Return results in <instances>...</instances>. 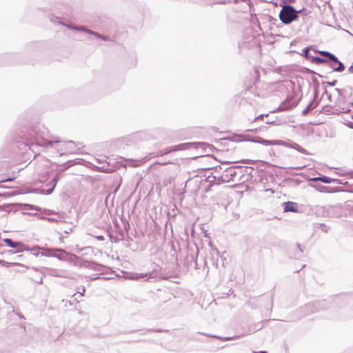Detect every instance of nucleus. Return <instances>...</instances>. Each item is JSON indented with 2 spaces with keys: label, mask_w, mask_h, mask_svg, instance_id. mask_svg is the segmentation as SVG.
I'll return each mask as SVG.
<instances>
[{
  "label": "nucleus",
  "mask_w": 353,
  "mask_h": 353,
  "mask_svg": "<svg viewBox=\"0 0 353 353\" xmlns=\"http://www.w3.org/2000/svg\"><path fill=\"white\" fill-rule=\"evenodd\" d=\"M297 104L296 101L294 99V96H288L286 99L278 108L279 111L288 110L292 107L296 106Z\"/></svg>",
  "instance_id": "nucleus-4"
},
{
  "label": "nucleus",
  "mask_w": 353,
  "mask_h": 353,
  "mask_svg": "<svg viewBox=\"0 0 353 353\" xmlns=\"http://www.w3.org/2000/svg\"><path fill=\"white\" fill-rule=\"evenodd\" d=\"M284 212H296L298 211L297 203L292 201H287L283 203Z\"/></svg>",
  "instance_id": "nucleus-9"
},
{
  "label": "nucleus",
  "mask_w": 353,
  "mask_h": 353,
  "mask_svg": "<svg viewBox=\"0 0 353 353\" xmlns=\"http://www.w3.org/2000/svg\"><path fill=\"white\" fill-rule=\"evenodd\" d=\"M296 246L299 249L300 252H303V250L301 248V245L299 243L296 245Z\"/></svg>",
  "instance_id": "nucleus-33"
},
{
  "label": "nucleus",
  "mask_w": 353,
  "mask_h": 353,
  "mask_svg": "<svg viewBox=\"0 0 353 353\" xmlns=\"http://www.w3.org/2000/svg\"><path fill=\"white\" fill-rule=\"evenodd\" d=\"M252 141L264 145H284L282 141L266 140L261 137H256L255 139L252 140Z\"/></svg>",
  "instance_id": "nucleus-5"
},
{
  "label": "nucleus",
  "mask_w": 353,
  "mask_h": 353,
  "mask_svg": "<svg viewBox=\"0 0 353 353\" xmlns=\"http://www.w3.org/2000/svg\"><path fill=\"white\" fill-rule=\"evenodd\" d=\"M34 254L36 256H37L39 254V252H37V253H34Z\"/></svg>",
  "instance_id": "nucleus-39"
},
{
  "label": "nucleus",
  "mask_w": 353,
  "mask_h": 353,
  "mask_svg": "<svg viewBox=\"0 0 353 353\" xmlns=\"http://www.w3.org/2000/svg\"><path fill=\"white\" fill-rule=\"evenodd\" d=\"M69 143H72V144H74V145L75 144V143H74V142H73L72 141H69Z\"/></svg>",
  "instance_id": "nucleus-37"
},
{
  "label": "nucleus",
  "mask_w": 353,
  "mask_h": 353,
  "mask_svg": "<svg viewBox=\"0 0 353 353\" xmlns=\"http://www.w3.org/2000/svg\"><path fill=\"white\" fill-rule=\"evenodd\" d=\"M231 177L236 176V172L234 169H230L227 171Z\"/></svg>",
  "instance_id": "nucleus-23"
},
{
  "label": "nucleus",
  "mask_w": 353,
  "mask_h": 353,
  "mask_svg": "<svg viewBox=\"0 0 353 353\" xmlns=\"http://www.w3.org/2000/svg\"><path fill=\"white\" fill-rule=\"evenodd\" d=\"M172 152H173V150H172V146H171V147L168 148L163 150V151H161V154L159 155L163 156L164 154H169V153H170Z\"/></svg>",
  "instance_id": "nucleus-19"
},
{
  "label": "nucleus",
  "mask_w": 353,
  "mask_h": 353,
  "mask_svg": "<svg viewBox=\"0 0 353 353\" xmlns=\"http://www.w3.org/2000/svg\"><path fill=\"white\" fill-rule=\"evenodd\" d=\"M303 167H298V168H296V170H301Z\"/></svg>",
  "instance_id": "nucleus-38"
},
{
  "label": "nucleus",
  "mask_w": 353,
  "mask_h": 353,
  "mask_svg": "<svg viewBox=\"0 0 353 353\" xmlns=\"http://www.w3.org/2000/svg\"><path fill=\"white\" fill-rule=\"evenodd\" d=\"M78 299H79V296L76 297L75 300H77Z\"/></svg>",
  "instance_id": "nucleus-44"
},
{
  "label": "nucleus",
  "mask_w": 353,
  "mask_h": 353,
  "mask_svg": "<svg viewBox=\"0 0 353 353\" xmlns=\"http://www.w3.org/2000/svg\"><path fill=\"white\" fill-rule=\"evenodd\" d=\"M334 90L337 92L339 96H341L342 94V90H341L336 88Z\"/></svg>",
  "instance_id": "nucleus-28"
},
{
  "label": "nucleus",
  "mask_w": 353,
  "mask_h": 353,
  "mask_svg": "<svg viewBox=\"0 0 353 353\" xmlns=\"http://www.w3.org/2000/svg\"><path fill=\"white\" fill-rule=\"evenodd\" d=\"M303 52H304V55L307 57H308V54H309V49L308 48H305L303 50Z\"/></svg>",
  "instance_id": "nucleus-25"
},
{
  "label": "nucleus",
  "mask_w": 353,
  "mask_h": 353,
  "mask_svg": "<svg viewBox=\"0 0 353 353\" xmlns=\"http://www.w3.org/2000/svg\"><path fill=\"white\" fill-rule=\"evenodd\" d=\"M253 353H266L265 351H260V352H254Z\"/></svg>",
  "instance_id": "nucleus-34"
},
{
  "label": "nucleus",
  "mask_w": 353,
  "mask_h": 353,
  "mask_svg": "<svg viewBox=\"0 0 353 353\" xmlns=\"http://www.w3.org/2000/svg\"><path fill=\"white\" fill-rule=\"evenodd\" d=\"M56 251L63 252V250L62 249H57Z\"/></svg>",
  "instance_id": "nucleus-35"
},
{
  "label": "nucleus",
  "mask_w": 353,
  "mask_h": 353,
  "mask_svg": "<svg viewBox=\"0 0 353 353\" xmlns=\"http://www.w3.org/2000/svg\"><path fill=\"white\" fill-rule=\"evenodd\" d=\"M263 117V114H261V115H259V116H258V117H257V119L262 118Z\"/></svg>",
  "instance_id": "nucleus-36"
},
{
  "label": "nucleus",
  "mask_w": 353,
  "mask_h": 353,
  "mask_svg": "<svg viewBox=\"0 0 353 353\" xmlns=\"http://www.w3.org/2000/svg\"><path fill=\"white\" fill-rule=\"evenodd\" d=\"M2 263H3V265H5L6 267H8L11 263H9V262H6V261H2ZM12 265H20V266H23V265L21 264V263H12Z\"/></svg>",
  "instance_id": "nucleus-22"
},
{
  "label": "nucleus",
  "mask_w": 353,
  "mask_h": 353,
  "mask_svg": "<svg viewBox=\"0 0 353 353\" xmlns=\"http://www.w3.org/2000/svg\"><path fill=\"white\" fill-rule=\"evenodd\" d=\"M151 275H152V273H150V274L133 273V274H132L130 279H133V280H139V279H144L146 277L147 278L146 280H148L149 279H150L152 277Z\"/></svg>",
  "instance_id": "nucleus-12"
},
{
  "label": "nucleus",
  "mask_w": 353,
  "mask_h": 353,
  "mask_svg": "<svg viewBox=\"0 0 353 353\" xmlns=\"http://www.w3.org/2000/svg\"><path fill=\"white\" fill-rule=\"evenodd\" d=\"M336 83V80L333 81L332 82H328L327 83V84L331 85V86L334 85Z\"/></svg>",
  "instance_id": "nucleus-30"
},
{
  "label": "nucleus",
  "mask_w": 353,
  "mask_h": 353,
  "mask_svg": "<svg viewBox=\"0 0 353 353\" xmlns=\"http://www.w3.org/2000/svg\"><path fill=\"white\" fill-rule=\"evenodd\" d=\"M46 274L48 275L56 276V277H63L68 278V274L65 271L62 270H57L54 268H47Z\"/></svg>",
  "instance_id": "nucleus-6"
},
{
  "label": "nucleus",
  "mask_w": 353,
  "mask_h": 353,
  "mask_svg": "<svg viewBox=\"0 0 353 353\" xmlns=\"http://www.w3.org/2000/svg\"><path fill=\"white\" fill-rule=\"evenodd\" d=\"M295 1L296 0H281V5H290Z\"/></svg>",
  "instance_id": "nucleus-20"
},
{
  "label": "nucleus",
  "mask_w": 353,
  "mask_h": 353,
  "mask_svg": "<svg viewBox=\"0 0 353 353\" xmlns=\"http://www.w3.org/2000/svg\"><path fill=\"white\" fill-rule=\"evenodd\" d=\"M312 61L313 63H315L316 64H321L323 63L326 62V60L323 59V58L319 57H313Z\"/></svg>",
  "instance_id": "nucleus-17"
},
{
  "label": "nucleus",
  "mask_w": 353,
  "mask_h": 353,
  "mask_svg": "<svg viewBox=\"0 0 353 353\" xmlns=\"http://www.w3.org/2000/svg\"><path fill=\"white\" fill-rule=\"evenodd\" d=\"M10 180H12V179L9 178V179H6V181H10Z\"/></svg>",
  "instance_id": "nucleus-42"
},
{
  "label": "nucleus",
  "mask_w": 353,
  "mask_h": 353,
  "mask_svg": "<svg viewBox=\"0 0 353 353\" xmlns=\"http://www.w3.org/2000/svg\"><path fill=\"white\" fill-rule=\"evenodd\" d=\"M101 39H103V40H104V41H108V37H104V36H102V35H101Z\"/></svg>",
  "instance_id": "nucleus-32"
},
{
  "label": "nucleus",
  "mask_w": 353,
  "mask_h": 353,
  "mask_svg": "<svg viewBox=\"0 0 353 353\" xmlns=\"http://www.w3.org/2000/svg\"><path fill=\"white\" fill-rule=\"evenodd\" d=\"M321 54L323 57L328 58L332 62V61H338V58L333 54L327 52V51H321L320 52Z\"/></svg>",
  "instance_id": "nucleus-15"
},
{
  "label": "nucleus",
  "mask_w": 353,
  "mask_h": 353,
  "mask_svg": "<svg viewBox=\"0 0 353 353\" xmlns=\"http://www.w3.org/2000/svg\"><path fill=\"white\" fill-rule=\"evenodd\" d=\"M310 181H321L325 183H332L334 179H332L330 177L325 176H321L311 178V179H310Z\"/></svg>",
  "instance_id": "nucleus-11"
},
{
  "label": "nucleus",
  "mask_w": 353,
  "mask_h": 353,
  "mask_svg": "<svg viewBox=\"0 0 353 353\" xmlns=\"http://www.w3.org/2000/svg\"><path fill=\"white\" fill-rule=\"evenodd\" d=\"M71 304H72L71 301H68V305H71Z\"/></svg>",
  "instance_id": "nucleus-40"
},
{
  "label": "nucleus",
  "mask_w": 353,
  "mask_h": 353,
  "mask_svg": "<svg viewBox=\"0 0 353 353\" xmlns=\"http://www.w3.org/2000/svg\"><path fill=\"white\" fill-rule=\"evenodd\" d=\"M330 67L333 69V70L338 72H341L345 70L343 63L339 59L338 61H332V63L330 64Z\"/></svg>",
  "instance_id": "nucleus-10"
},
{
  "label": "nucleus",
  "mask_w": 353,
  "mask_h": 353,
  "mask_svg": "<svg viewBox=\"0 0 353 353\" xmlns=\"http://www.w3.org/2000/svg\"><path fill=\"white\" fill-rule=\"evenodd\" d=\"M291 148L296 150L297 151H299V152L301 153H303V154H308L307 150L305 149H304L303 148H302L301 146H300L299 144L297 143H294L292 145L290 146Z\"/></svg>",
  "instance_id": "nucleus-16"
},
{
  "label": "nucleus",
  "mask_w": 353,
  "mask_h": 353,
  "mask_svg": "<svg viewBox=\"0 0 353 353\" xmlns=\"http://www.w3.org/2000/svg\"><path fill=\"white\" fill-rule=\"evenodd\" d=\"M77 295V293L74 294L73 296H76Z\"/></svg>",
  "instance_id": "nucleus-45"
},
{
  "label": "nucleus",
  "mask_w": 353,
  "mask_h": 353,
  "mask_svg": "<svg viewBox=\"0 0 353 353\" xmlns=\"http://www.w3.org/2000/svg\"><path fill=\"white\" fill-rule=\"evenodd\" d=\"M282 8L279 12V19L281 21L286 25L291 23L292 21H296L299 18V13L301 10H296L291 5H281Z\"/></svg>",
  "instance_id": "nucleus-1"
},
{
  "label": "nucleus",
  "mask_w": 353,
  "mask_h": 353,
  "mask_svg": "<svg viewBox=\"0 0 353 353\" xmlns=\"http://www.w3.org/2000/svg\"><path fill=\"white\" fill-rule=\"evenodd\" d=\"M312 109V102L310 103L306 108L303 110L302 114L303 115H305L309 111H310Z\"/></svg>",
  "instance_id": "nucleus-18"
},
{
  "label": "nucleus",
  "mask_w": 353,
  "mask_h": 353,
  "mask_svg": "<svg viewBox=\"0 0 353 353\" xmlns=\"http://www.w3.org/2000/svg\"><path fill=\"white\" fill-rule=\"evenodd\" d=\"M51 21H52V22H54V23H57V22H58V23H61V22L59 21V19H58V18H57V17L52 18V19H51Z\"/></svg>",
  "instance_id": "nucleus-27"
},
{
  "label": "nucleus",
  "mask_w": 353,
  "mask_h": 353,
  "mask_svg": "<svg viewBox=\"0 0 353 353\" xmlns=\"http://www.w3.org/2000/svg\"><path fill=\"white\" fill-rule=\"evenodd\" d=\"M62 24L63 26H65L68 27L70 29H72V30H77V31H84V32H85L87 33H89L90 34L94 35L97 38H100L101 39V35L99 33L94 32V31H92L91 30L87 29L84 26H71V25H66L65 23H62Z\"/></svg>",
  "instance_id": "nucleus-7"
},
{
  "label": "nucleus",
  "mask_w": 353,
  "mask_h": 353,
  "mask_svg": "<svg viewBox=\"0 0 353 353\" xmlns=\"http://www.w3.org/2000/svg\"><path fill=\"white\" fill-rule=\"evenodd\" d=\"M322 305L323 303L319 301L305 304L299 309V311L301 312V316L319 311L321 308Z\"/></svg>",
  "instance_id": "nucleus-2"
},
{
  "label": "nucleus",
  "mask_w": 353,
  "mask_h": 353,
  "mask_svg": "<svg viewBox=\"0 0 353 353\" xmlns=\"http://www.w3.org/2000/svg\"><path fill=\"white\" fill-rule=\"evenodd\" d=\"M85 292V289L84 287H82V291L79 292V296H83L84 295V293Z\"/></svg>",
  "instance_id": "nucleus-26"
},
{
  "label": "nucleus",
  "mask_w": 353,
  "mask_h": 353,
  "mask_svg": "<svg viewBox=\"0 0 353 353\" xmlns=\"http://www.w3.org/2000/svg\"><path fill=\"white\" fill-rule=\"evenodd\" d=\"M3 241L10 248H18L19 252L23 250H39L42 249L39 246H34L32 248H28L25 244L19 241H14L11 239H4Z\"/></svg>",
  "instance_id": "nucleus-3"
},
{
  "label": "nucleus",
  "mask_w": 353,
  "mask_h": 353,
  "mask_svg": "<svg viewBox=\"0 0 353 353\" xmlns=\"http://www.w3.org/2000/svg\"><path fill=\"white\" fill-rule=\"evenodd\" d=\"M78 299H79V296L76 297L75 300H77Z\"/></svg>",
  "instance_id": "nucleus-43"
},
{
  "label": "nucleus",
  "mask_w": 353,
  "mask_h": 353,
  "mask_svg": "<svg viewBox=\"0 0 353 353\" xmlns=\"http://www.w3.org/2000/svg\"><path fill=\"white\" fill-rule=\"evenodd\" d=\"M190 145V143H181L176 145L172 146V150H173V152L179 150H185L188 149Z\"/></svg>",
  "instance_id": "nucleus-13"
},
{
  "label": "nucleus",
  "mask_w": 353,
  "mask_h": 353,
  "mask_svg": "<svg viewBox=\"0 0 353 353\" xmlns=\"http://www.w3.org/2000/svg\"><path fill=\"white\" fill-rule=\"evenodd\" d=\"M61 142L59 139H55L54 140L48 141V140H43L42 143H40L39 144L44 146V147H54V145L58 143Z\"/></svg>",
  "instance_id": "nucleus-14"
},
{
  "label": "nucleus",
  "mask_w": 353,
  "mask_h": 353,
  "mask_svg": "<svg viewBox=\"0 0 353 353\" xmlns=\"http://www.w3.org/2000/svg\"><path fill=\"white\" fill-rule=\"evenodd\" d=\"M348 72L350 73H353V62H352V65L348 68Z\"/></svg>",
  "instance_id": "nucleus-29"
},
{
  "label": "nucleus",
  "mask_w": 353,
  "mask_h": 353,
  "mask_svg": "<svg viewBox=\"0 0 353 353\" xmlns=\"http://www.w3.org/2000/svg\"><path fill=\"white\" fill-rule=\"evenodd\" d=\"M96 238H97L98 240H99V241H103V240H104V237H103V236H101V235H100V236H96Z\"/></svg>",
  "instance_id": "nucleus-31"
},
{
  "label": "nucleus",
  "mask_w": 353,
  "mask_h": 353,
  "mask_svg": "<svg viewBox=\"0 0 353 353\" xmlns=\"http://www.w3.org/2000/svg\"><path fill=\"white\" fill-rule=\"evenodd\" d=\"M34 253H37V250H34Z\"/></svg>",
  "instance_id": "nucleus-46"
},
{
  "label": "nucleus",
  "mask_w": 353,
  "mask_h": 353,
  "mask_svg": "<svg viewBox=\"0 0 353 353\" xmlns=\"http://www.w3.org/2000/svg\"><path fill=\"white\" fill-rule=\"evenodd\" d=\"M41 255H44V256H56V257H57L58 259H61L59 256L55 255V254H52L50 252H48V253H41Z\"/></svg>",
  "instance_id": "nucleus-24"
},
{
  "label": "nucleus",
  "mask_w": 353,
  "mask_h": 353,
  "mask_svg": "<svg viewBox=\"0 0 353 353\" xmlns=\"http://www.w3.org/2000/svg\"><path fill=\"white\" fill-rule=\"evenodd\" d=\"M70 166V165H68V166H67V167H66V168H65L64 169H57V170H56L57 176H54V177L53 178V179L52 180V181L50 182V183H51V185H52V188H51V189H50V190H47V192H46V194H50L52 192V191H53L54 188H55V186H56V185H57V182H58V181H59V174H61L63 170H65L68 169Z\"/></svg>",
  "instance_id": "nucleus-8"
},
{
  "label": "nucleus",
  "mask_w": 353,
  "mask_h": 353,
  "mask_svg": "<svg viewBox=\"0 0 353 353\" xmlns=\"http://www.w3.org/2000/svg\"><path fill=\"white\" fill-rule=\"evenodd\" d=\"M97 161H98L99 163H101V160H99V159H97Z\"/></svg>",
  "instance_id": "nucleus-41"
},
{
  "label": "nucleus",
  "mask_w": 353,
  "mask_h": 353,
  "mask_svg": "<svg viewBox=\"0 0 353 353\" xmlns=\"http://www.w3.org/2000/svg\"><path fill=\"white\" fill-rule=\"evenodd\" d=\"M43 275H42V276H41L39 277H35L33 279L37 283L41 284L43 283Z\"/></svg>",
  "instance_id": "nucleus-21"
}]
</instances>
